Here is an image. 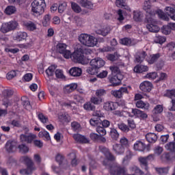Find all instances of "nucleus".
<instances>
[{
	"mask_svg": "<svg viewBox=\"0 0 175 175\" xmlns=\"http://www.w3.org/2000/svg\"><path fill=\"white\" fill-rule=\"evenodd\" d=\"M143 9L147 13L146 20L148 24L146 25V28L150 32L157 33V32H159L161 29L159 26H158V21L154 18L155 14H157L159 18H161L165 21H169L170 20L169 16H166L165 12L161 10L158 9L156 11H152V10H151V5L148 4V2L144 3Z\"/></svg>",
	"mask_w": 175,
	"mask_h": 175,
	"instance_id": "f257e3e1",
	"label": "nucleus"
},
{
	"mask_svg": "<svg viewBox=\"0 0 175 175\" xmlns=\"http://www.w3.org/2000/svg\"><path fill=\"white\" fill-rule=\"evenodd\" d=\"M68 45L65 43L59 42L56 46V50L59 54H62L63 57L66 59L71 58L74 62H78L82 65H87L90 62V59L87 56H84L81 50H76L73 53L69 50H66Z\"/></svg>",
	"mask_w": 175,
	"mask_h": 175,
	"instance_id": "f03ea898",
	"label": "nucleus"
},
{
	"mask_svg": "<svg viewBox=\"0 0 175 175\" xmlns=\"http://www.w3.org/2000/svg\"><path fill=\"white\" fill-rule=\"evenodd\" d=\"M106 64V62L100 57H96L90 62V65L91 67H88L86 70L88 75H94L98 72V69L103 68Z\"/></svg>",
	"mask_w": 175,
	"mask_h": 175,
	"instance_id": "7ed1b4c3",
	"label": "nucleus"
},
{
	"mask_svg": "<svg viewBox=\"0 0 175 175\" xmlns=\"http://www.w3.org/2000/svg\"><path fill=\"white\" fill-rule=\"evenodd\" d=\"M79 40L85 47H95L98 44V38L88 33H81L79 36Z\"/></svg>",
	"mask_w": 175,
	"mask_h": 175,
	"instance_id": "20e7f679",
	"label": "nucleus"
},
{
	"mask_svg": "<svg viewBox=\"0 0 175 175\" xmlns=\"http://www.w3.org/2000/svg\"><path fill=\"white\" fill-rule=\"evenodd\" d=\"M31 12L34 16H42L46 9V1L44 0H34L31 4Z\"/></svg>",
	"mask_w": 175,
	"mask_h": 175,
	"instance_id": "39448f33",
	"label": "nucleus"
},
{
	"mask_svg": "<svg viewBox=\"0 0 175 175\" xmlns=\"http://www.w3.org/2000/svg\"><path fill=\"white\" fill-rule=\"evenodd\" d=\"M122 8H124V9L118 10L116 15L117 20L118 21H120V23H122L124 18H128V17H131L132 12L131 8L126 6V4H125V6H122Z\"/></svg>",
	"mask_w": 175,
	"mask_h": 175,
	"instance_id": "423d86ee",
	"label": "nucleus"
},
{
	"mask_svg": "<svg viewBox=\"0 0 175 175\" xmlns=\"http://www.w3.org/2000/svg\"><path fill=\"white\" fill-rule=\"evenodd\" d=\"M18 28V23L16 21H11L8 23H3L1 28V32L8 33L10 31H14Z\"/></svg>",
	"mask_w": 175,
	"mask_h": 175,
	"instance_id": "0eeeda50",
	"label": "nucleus"
},
{
	"mask_svg": "<svg viewBox=\"0 0 175 175\" xmlns=\"http://www.w3.org/2000/svg\"><path fill=\"white\" fill-rule=\"evenodd\" d=\"M22 161L26 163L27 168L26 170H21L20 171L21 174L28 175L31 174L33 170H35V167H33V163L32 160L28 157H24L22 158Z\"/></svg>",
	"mask_w": 175,
	"mask_h": 175,
	"instance_id": "6e6552de",
	"label": "nucleus"
},
{
	"mask_svg": "<svg viewBox=\"0 0 175 175\" xmlns=\"http://www.w3.org/2000/svg\"><path fill=\"white\" fill-rule=\"evenodd\" d=\"M56 161L57 162H59V167H57L55 165H52V170H53L55 173L58 174L59 173H61L59 170L68 169V165L64 163V157H62V155L57 154L56 156Z\"/></svg>",
	"mask_w": 175,
	"mask_h": 175,
	"instance_id": "1a4fd4ad",
	"label": "nucleus"
},
{
	"mask_svg": "<svg viewBox=\"0 0 175 175\" xmlns=\"http://www.w3.org/2000/svg\"><path fill=\"white\" fill-rule=\"evenodd\" d=\"M111 31V28L109 25H97L95 28L96 33L102 35V36H107Z\"/></svg>",
	"mask_w": 175,
	"mask_h": 175,
	"instance_id": "9d476101",
	"label": "nucleus"
},
{
	"mask_svg": "<svg viewBox=\"0 0 175 175\" xmlns=\"http://www.w3.org/2000/svg\"><path fill=\"white\" fill-rule=\"evenodd\" d=\"M100 151L104 154L105 157V160L103 161V165H106L107 163H109V161H114L115 157L110 152V150L109 148L105 147V146H100ZM106 162L107 163H106Z\"/></svg>",
	"mask_w": 175,
	"mask_h": 175,
	"instance_id": "9b49d317",
	"label": "nucleus"
},
{
	"mask_svg": "<svg viewBox=\"0 0 175 175\" xmlns=\"http://www.w3.org/2000/svg\"><path fill=\"white\" fill-rule=\"evenodd\" d=\"M3 99V105L6 107L10 106L12 105V101L9 100V98L13 95V91L12 90H4L2 92Z\"/></svg>",
	"mask_w": 175,
	"mask_h": 175,
	"instance_id": "f8f14e48",
	"label": "nucleus"
},
{
	"mask_svg": "<svg viewBox=\"0 0 175 175\" xmlns=\"http://www.w3.org/2000/svg\"><path fill=\"white\" fill-rule=\"evenodd\" d=\"M131 118L136 117L137 118H139L140 120H147L148 118V115L144 111L137 109H131Z\"/></svg>",
	"mask_w": 175,
	"mask_h": 175,
	"instance_id": "ddd939ff",
	"label": "nucleus"
},
{
	"mask_svg": "<svg viewBox=\"0 0 175 175\" xmlns=\"http://www.w3.org/2000/svg\"><path fill=\"white\" fill-rule=\"evenodd\" d=\"M36 139V135L32 133L22 134L20 136V140L22 143H31Z\"/></svg>",
	"mask_w": 175,
	"mask_h": 175,
	"instance_id": "4468645a",
	"label": "nucleus"
},
{
	"mask_svg": "<svg viewBox=\"0 0 175 175\" xmlns=\"http://www.w3.org/2000/svg\"><path fill=\"white\" fill-rule=\"evenodd\" d=\"M164 96L170 98L172 100V106L170 108L171 111H175V90H167L164 94Z\"/></svg>",
	"mask_w": 175,
	"mask_h": 175,
	"instance_id": "2eb2a0df",
	"label": "nucleus"
},
{
	"mask_svg": "<svg viewBox=\"0 0 175 175\" xmlns=\"http://www.w3.org/2000/svg\"><path fill=\"white\" fill-rule=\"evenodd\" d=\"M118 107L117 102L107 101L103 104V109L106 111H113Z\"/></svg>",
	"mask_w": 175,
	"mask_h": 175,
	"instance_id": "dca6fc26",
	"label": "nucleus"
},
{
	"mask_svg": "<svg viewBox=\"0 0 175 175\" xmlns=\"http://www.w3.org/2000/svg\"><path fill=\"white\" fill-rule=\"evenodd\" d=\"M154 158V154H150L147 157H139V161L141 163V166L142 169H145V170H148V167H147V161H153Z\"/></svg>",
	"mask_w": 175,
	"mask_h": 175,
	"instance_id": "f3484780",
	"label": "nucleus"
},
{
	"mask_svg": "<svg viewBox=\"0 0 175 175\" xmlns=\"http://www.w3.org/2000/svg\"><path fill=\"white\" fill-rule=\"evenodd\" d=\"M139 89L143 92H150L152 90V83L148 81H144L140 83Z\"/></svg>",
	"mask_w": 175,
	"mask_h": 175,
	"instance_id": "a211bd4d",
	"label": "nucleus"
},
{
	"mask_svg": "<svg viewBox=\"0 0 175 175\" xmlns=\"http://www.w3.org/2000/svg\"><path fill=\"white\" fill-rule=\"evenodd\" d=\"M113 114H114V116H118V117H132L131 109H126V110L122 109V111H113Z\"/></svg>",
	"mask_w": 175,
	"mask_h": 175,
	"instance_id": "6ab92c4d",
	"label": "nucleus"
},
{
	"mask_svg": "<svg viewBox=\"0 0 175 175\" xmlns=\"http://www.w3.org/2000/svg\"><path fill=\"white\" fill-rule=\"evenodd\" d=\"M110 173L112 175H121L125 174V168H122L120 166H112L110 168Z\"/></svg>",
	"mask_w": 175,
	"mask_h": 175,
	"instance_id": "aec40b11",
	"label": "nucleus"
},
{
	"mask_svg": "<svg viewBox=\"0 0 175 175\" xmlns=\"http://www.w3.org/2000/svg\"><path fill=\"white\" fill-rule=\"evenodd\" d=\"M112 151L116 154V155H122L125 152V148L120 144H115L112 146Z\"/></svg>",
	"mask_w": 175,
	"mask_h": 175,
	"instance_id": "412c9836",
	"label": "nucleus"
},
{
	"mask_svg": "<svg viewBox=\"0 0 175 175\" xmlns=\"http://www.w3.org/2000/svg\"><path fill=\"white\" fill-rule=\"evenodd\" d=\"M120 44H123V46H135V44H137V40L135 39L124 38L120 39Z\"/></svg>",
	"mask_w": 175,
	"mask_h": 175,
	"instance_id": "4be33fe9",
	"label": "nucleus"
},
{
	"mask_svg": "<svg viewBox=\"0 0 175 175\" xmlns=\"http://www.w3.org/2000/svg\"><path fill=\"white\" fill-rule=\"evenodd\" d=\"M109 82L111 83L113 85H120V83H121V80L124 79L123 75H112L109 77Z\"/></svg>",
	"mask_w": 175,
	"mask_h": 175,
	"instance_id": "5701e85b",
	"label": "nucleus"
},
{
	"mask_svg": "<svg viewBox=\"0 0 175 175\" xmlns=\"http://www.w3.org/2000/svg\"><path fill=\"white\" fill-rule=\"evenodd\" d=\"M135 106L137 107V109H142V110H145L146 111L150 110V103L148 102H144L142 100L137 101Z\"/></svg>",
	"mask_w": 175,
	"mask_h": 175,
	"instance_id": "b1692460",
	"label": "nucleus"
},
{
	"mask_svg": "<svg viewBox=\"0 0 175 175\" xmlns=\"http://www.w3.org/2000/svg\"><path fill=\"white\" fill-rule=\"evenodd\" d=\"M165 12L173 21H175V5L167 6Z\"/></svg>",
	"mask_w": 175,
	"mask_h": 175,
	"instance_id": "393cba45",
	"label": "nucleus"
},
{
	"mask_svg": "<svg viewBox=\"0 0 175 175\" xmlns=\"http://www.w3.org/2000/svg\"><path fill=\"white\" fill-rule=\"evenodd\" d=\"M17 148V142L8 141L5 144V149L8 152H13Z\"/></svg>",
	"mask_w": 175,
	"mask_h": 175,
	"instance_id": "a878e982",
	"label": "nucleus"
},
{
	"mask_svg": "<svg viewBox=\"0 0 175 175\" xmlns=\"http://www.w3.org/2000/svg\"><path fill=\"white\" fill-rule=\"evenodd\" d=\"M28 34L27 32L19 31L13 36V40H16L17 42H21L23 40H25Z\"/></svg>",
	"mask_w": 175,
	"mask_h": 175,
	"instance_id": "bb28decb",
	"label": "nucleus"
},
{
	"mask_svg": "<svg viewBox=\"0 0 175 175\" xmlns=\"http://www.w3.org/2000/svg\"><path fill=\"white\" fill-rule=\"evenodd\" d=\"M23 27H25L29 31H35L36 29V24L32 21H24L21 23Z\"/></svg>",
	"mask_w": 175,
	"mask_h": 175,
	"instance_id": "cd10ccee",
	"label": "nucleus"
},
{
	"mask_svg": "<svg viewBox=\"0 0 175 175\" xmlns=\"http://www.w3.org/2000/svg\"><path fill=\"white\" fill-rule=\"evenodd\" d=\"M69 73L70 76H72L73 77H79L81 76V73H83V70L81 68L79 67H73L70 69Z\"/></svg>",
	"mask_w": 175,
	"mask_h": 175,
	"instance_id": "c85d7f7f",
	"label": "nucleus"
},
{
	"mask_svg": "<svg viewBox=\"0 0 175 175\" xmlns=\"http://www.w3.org/2000/svg\"><path fill=\"white\" fill-rule=\"evenodd\" d=\"M77 89V83H72L68 85H66L64 88V92L65 94H70L71 92H73V91H75Z\"/></svg>",
	"mask_w": 175,
	"mask_h": 175,
	"instance_id": "c756f323",
	"label": "nucleus"
},
{
	"mask_svg": "<svg viewBox=\"0 0 175 175\" xmlns=\"http://www.w3.org/2000/svg\"><path fill=\"white\" fill-rule=\"evenodd\" d=\"M146 149V144L142 141H136L133 145L135 151H144Z\"/></svg>",
	"mask_w": 175,
	"mask_h": 175,
	"instance_id": "7c9ffc66",
	"label": "nucleus"
},
{
	"mask_svg": "<svg viewBox=\"0 0 175 175\" xmlns=\"http://www.w3.org/2000/svg\"><path fill=\"white\" fill-rule=\"evenodd\" d=\"M134 72L135 73H144V72H148V66L143 64H138L134 67Z\"/></svg>",
	"mask_w": 175,
	"mask_h": 175,
	"instance_id": "2f4dec72",
	"label": "nucleus"
},
{
	"mask_svg": "<svg viewBox=\"0 0 175 175\" xmlns=\"http://www.w3.org/2000/svg\"><path fill=\"white\" fill-rule=\"evenodd\" d=\"M73 139L75 140V142H77L78 143H88L90 142V140L88 139L87 137L80 134H74Z\"/></svg>",
	"mask_w": 175,
	"mask_h": 175,
	"instance_id": "473e14b6",
	"label": "nucleus"
},
{
	"mask_svg": "<svg viewBox=\"0 0 175 175\" xmlns=\"http://www.w3.org/2000/svg\"><path fill=\"white\" fill-rule=\"evenodd\" d=\"M146 139L148 143H155L158 140V136L154 133H148L146 135Z\"/></svg>",
	"mask_w": 175,
	"mask_h": 175,
	"instance_id": "72a5a7b5",
	"label": "nucleus"
},
{
	"mask_svg": "<svg viewBox=\"0 0 175 175\" xmlns=\"http://www.w3.org/2000/svg\"><path fill=\"white\" fill-rule=\"evenodd\" d=\"M160 57L161 54L159 53L150 55L149 57L146 58V61L147 62H148V64H154V62H157V61H158Z\"/></svg>",
	"mask_w": 175,
	"mask_h": 175,
	"instance_id": "f704fd0d",
	"label": "nucleus"
},
{
	"mask_svg": "<svg viewBox=\"0 0 175 175\" xmlns=\"http://www.w3.org/2000/svg\"><path fill=\"white\" fill-rule=\"evenodd\" d=\"M143 13L139 10L133 11V20L137 23H140L143 20Z\"/></svg>",
	"mask_w": 175,
	"mask_h": 175,
	"instance_id": "c9c22d12",
	"label": "nucleus"
},
{
	"mask_svg": "<svg viewBox=\"0 0 175 175\" xmlns=\"http://www.w3.org/2000/svg\"><path fill=\"white\" fill-rule=\"evenodd\" d=\"M79 4L83 7V8H86L87 9H93L94 8V4L92 2L88 1V0H81L80 1H78Z\"/></svg>",
	"mask_w": 175,
	"mask_h": 175,
	"instance_id": "e433bc0d",
	"label": "nucleus"
},
{
	"mask_svg": "<svg viewBox=\"0 0 175 175\" xmlns=\"http://www.w3.org/2000/svg\"><path fill=\"white\" fill-rule=\"evenodd\" d=\"M17 12V9L13 5H8L4 10V13L8 16H12V14H14Z\"/></svg>",
	"mask_w": 175,
	"mask_h": 175,
	"instance_id": "4c0bfd02",
	"label": "nucleus"
},
{
	"mask_svg": "<svg viewBox=\"0 0 175 175\" xmlns=\"http://www.w3.org/2000/svg\"><path fill=\"white\" fill-rule=\"evenodd\" d=\"M110 70L111 71L112 76H122L120 68L116 66H110Z\"/></svg>",
	"mask_w": 175,
	"mask_h": 175,
	"instance_id": "58836bf2",
	"label": "nucleus"
},
{
	"mask_svg": "<svg viewBox=\"0 0 175 175\" xmlns=\"http://www.w3.org/2000/svg\"><path fill=\"white\" fill-rule=\"evenodd\" d=\"M120 145L124 147V148H129L131 146V143L129 142V140H128V138L125 137H122L120 140Z\"/></svg>",
	"mask_w": 175,
	"mask_h": 175,
	"instance_id": "ea45409f",
	"label": "nucleus"
},
{
	"mask_svg": "<svg viewBox=\"0 0 175 175\" xmlns=\"http://www.w3.org/2000/svg\"><path fill=\"white\" fill-rule=\"evenodd\" d=\"M51 20V16H50V14L44 15L42 21V24L43 27H49V25H50Z\"/></svg>",
	"mask_w": 175,
	"mask_h": 175,
	"instance_id": "a19ab883",
	"label": "nucleus"
},
{
	"mask_svg": "<svg viewBox=\"0 0 175 175\" xmlns=\"http://www.w3.org/2000/svg\"><path fill=\"white\" fill-rule=\"evenodd\" d=\"M90 124L92 126H99L102 124V120L100 118H93L90 119Z\"/></svg>",
	"mask_w": 175,
	"mask_h": 175,
	"instance_id": "79ce46f5",
	"label": "nucleus"
},
{
	"mask_svg": "<svg viewBox=\"0 0 175 175\" xmlns=\"http://www.w3.org/2000/svg\"><path fill=\"white\" fill-rule=\"evenodd\" d=\"M90 102H92V103L94 105H100V103L103 102V98L99 96H92L90 98Z\"/></svg>",
	"mask_w": 175,
	"mask_h": 175,
	"instance_id": "37998d69",
	"label": "nucleus"
},
{
	"mask_svg": "<svg viewBox=\"0 0 175 175\" xmlns=\"http://www.w3.org/2000/svg\"><path fill=\"white\" fill-rule=\"evenodd\" d=\"M165 149L168 151H171V152H174V158H175V142H170L165 145Z\"/></svg>",
	"mask_w": 175,
	"mask_h": 175,
	"instance_id": "c03bdc74",
	"label": "nucleus"
},
{
	"mask_svg": "<svg viewBox=\"0 0 175 175\" xmlns=\"http://www.w3.org/2000/svg\"><path fill=\"white\" fill-rule=\"evenodd\" d=\"M83 109L87 111H94V110H95V107L91 102H87L83 105Z\"/></svg>",
	"mask_w": 175,
	"mask_h": 175,
	"instance_id": "a18cd8bd",
	"label": "nucleus"
},
{
	"mask_svg": "<svg viewBox=\"0 0 175 175\" xmlns=\"http://www.w3.org/2000/svg\"><path fill=\"white\" fill-rule=\"evenodd\" d=\"M69 159H71L72 166H76L77 165V159H76V153L72 152L68 155Z\"/></svg>",
	"mask_w": 175,
	"mask_h": 175,
	"instance_id": "49530a36",
	"label": "nucleus"
},
{
	"mask_svg": "<svg viewBox=\"0 0 175 175\" xmlns=\"http://www.w3.org/2000/svg\"><path fill=\"white\" fill-rule=\"evenodd\" d=\"M163 111V105H156L153 110L152 113L153 114H161Z\"/></svg>",
	"mask_w": 175,
	"mask_h": 175,
	"instance_id": "de8ad7c7",
	"label": "nucleus"
},
{
	"mask_svg": "<svg viewBox=\"0 0 175 175\" xmlns=\"http://www.w3.org/2000/svg\"><path fill=\"white\" fill-rule=\"evenodd\" d=\"M55 69H57V66L51 65L48 69L46 70V73L47 76H53L54 75V72H55Z\"/></svg>",
	"mask_w": 175,
	"mask_h": 175,
	"instance_id": "09e8293b",
	"label": "nucleus"
},
{
	"mask_svg": "<svg viewBox=\"0 0 175 175\" xmlns=\"http://www.w3.org/2000/svg\"><path fill=\"white\" fill-rule=\"evenodd\" d=\"M156 172L159 175H164L167 174L169 172V167H159V168H155Z\"/></svg>",
	"mask_w": 175,
	"mask_h": 175,
	"instance_id": "8fccbe9b",
	"label": "nucleus"
},
{
	"mask_svg": "<svg viewBox=\"0 0 175 175\" xmlns=\"http://www.w3.org/2000/svg\"><path fill=\"white\" fill-rule=\"evenodd\" d=\"M161 31L164 35H170V33H172V29L170 27V23H168L167 25H164Z\"/></svg>",
	"mask_w": 175,
	"mask_h": 175,
	"instance_id": "3c124183",
	"label": "nucleus"
},
{
	"mask_svg": "<svg viewBox=\"0 0 175 175\" xmlns=\"http://www.w3.org/2000/svg\"><path fill=\"white\" fill-rule=\"evenodd\" d=\"M18 148L20 151V152H22V154H27L28 151H29V148L25 144H21L18 146Z\"/></svg>",
	"mask_w": 175,
	"mask_h": 175,
	"instance_id": "603ef678",
	"label": "nucleus"
},
{
	"mask_svg": "<svg viewBox=\"0 0 175 175\" xmlns=\"http://www.w3.org/2000/svg\"><path fill=\"white\" fill-rule=\"evenodd\" d=\"M166 42V38L161 36H156L154 38V42L159 44H163Z\"/></svg>",
	"mask_w": 175,
	"mask_h": 175,
	"instance_id": "864d4df0",
	"label": "nucleus"
},
{
	"mask_svg": "<svg viewBox=\"0 0 175 175\" xmlns=\"http://www.w3.org/2000/svg\"><path fill=\"white\" fill-rule=\"evenodd\" d=\"M38 117L42 124H47L49 122V118H47V116H44L43 113H38Z\"/></svg>",
	"mask_w": 175,
	"mask_h": 175,
	"instance_id": "5fc2aeb1",
	"label": "nucleus"
},
{
	"mask_svg": "<svg viewBox=\"0 0 175 175\" xmlns=\"http://www.w3.org/2000/svg\"><path fill=\"white\" fill-rule=\"evenodd\" d=\"M33 79V74L32 73H26L23 77V81H25L26 83H29V81H31Z\"/></svg>",
	"mask_w": 175,
	"mask_h": 175,
	"instance_id": "6e6d98bb",
	"label": "nucleus"
},
{
	"mask_svg": "<svg viewBox=\"0 0 175 175\" xmlns=\"http://www.w3.org/2000/svg\"><path fill=\"white\" fill-rule=\"evenodd\" d=\"M110 135L114 140H117V139L120 137V134L118 133V132H117V130H116L115 129H111Z\"/></svg>",
	"mask_w": 175,
	"mask_h": 175,
	"instance_id": "4d7b16f0",
	"label": "nucleus"
},
{
	"mask_svg": "<svg viewBox=\"0 0 175 175\" xmlns=\"http://www.w3.org/2000/svg\"><path fill=\"white\" fill-rule=\"evenodd\" d=\"M55 75L57 79H65V75H64V71L61 69H57L55 72Z\"/></svg>",
	"mask_w": 175,
	"mask_h": 175,
	"instance_id": "13d9d810",
	"label": "nucleus"
},
{
	"mask_svg": "<svg viewBox=\"0 0 175 175\" xmlns=\"http://www.w3.org/2000/svg\"><path fill=\"white\" fill-rule=\"evenodd\" d=\"M158 77V73L156 72H149L146 75V78L149 80H155Z\"/></svg>",
	"mask_w": 175,
	"mask_h": 175,
	"instance_id": "bf43d9fd",
	"label": "nucleus"
},
{
	"mask_svg": "<svg viewBox=\"0 0 175 175\" xmlns=\"http://www.w3.org/2000/svg\"><path fill=\"white\" fill-rule=\"evenodd\" d=\"M71 8L75 13H80L81 12V8L76 3H71Z\"/></svg>",
	"mask_w": 175,
	"mask_h": 175,
	"instance_id": "052dcab7",
	"label": "nucleus"
},
{
	"mask_svg": "<svg viewBox=\"0 0 175 175\" xmlns=\"http://www.w3.org/2000/svg\"><path fill=\"white\" fill-rule=\"evenodd\" d=\"M105 94H106V90L104 89H98L96 90V93H95L96 96L102 98V96H105Z\"/></svg>",
	"mask_w": 175,
	"mask_h": 175,
	"instance_id": "680f3d73",
	"label": "nucleus"
},
{
	"mask_svg": "<svg viewBox=\"0 0 175 175\" xmlns=\"http://www.w3.org/2000/svg\"><path fill=\"white\" fill-rule=\"evenodd\" d=\"M118 126L122 132H129V127H128V126L124 123L118 124Z\"/></svg>",
	"mask_w": 175,
	"mask_h": 175,
	"instance_id": "e2e57ef3",
	"label": "nucleus"
},
{
	"mask_svg": "<svg viewBox=\"0 0 175 175\" xmlns=\"http://www.w3.org/2000/svg\"><path fill=\"white\" fill-rule=\"evenodd\" d=\"M145 58H146V52L143 51V52H142V53L140 54L139 56H137L135 57V59H136L137 62L142 63V62H143V61H144Z\"/></svg>",
	"mask_w": 175,
	"mask_h": 175,
	"instance_id": "0e129e2a",
	"label": "nucleus"
},
{
	"mask_svg": "<svg viewBox=\"0 0 175 175\" xmlns=\"http://www.w3.org/2000/svg\"><path fill=\"white\" fill-rule=\"evenodd\" d=\"M16 76H17V72L16 70H12L7 74L6 78L8 80H12V79H14V77H16Z\"/></svg>",
	"mask_w": 175,
	"mask_h": 175,
	"instance_id": "69168bd1",
	"label": "nucleus"
},
{
	"mask_svg": "<svg viewBox=\"0 0 175 175\" xmlns=\"http://www.w3.org/2000/svg\"><path fill=\"white\" fill-rule=\"evenodd\" d=\"M111 94L115 98H122V94H121V91L120 90V89L118 90H112Z\"/></svg>",
	"mask_w": 175,
	"mask_h": 175,
	"instance_id": "338daca9",
	"label": "nucleus"
},
{
	"mask_svg": "<svg viewBox=\"0 0 175 175\" xmlns=\"http://www.w3.org/2000/svg\"><path fill=\"white\" fill-rule=\"evenodd\" d=\"M155 155H161L163 152V148L161 146H156L154 149Z\"/></svg>",
	"mask_w": 175,
	"mask_h": 175,
	"instance_id": "774afa93",
	"label": "nucleus"
}]
</instances>
